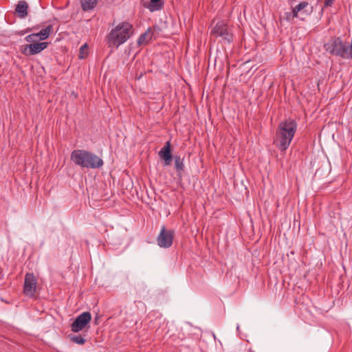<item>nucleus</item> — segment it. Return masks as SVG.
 Returning <instances> with one entry per match:
<instances>
[{"instance_id": "7", "label": "nucleus", "mask_w": 352, "mask_h": 352, "mask_svg": "<svg viewBox=\"0 0 352 352\" xmlns=\"http://www.w3.org/2000/svg\"><path fill=\"white\" fill-rule=\"evenodd\" d=\"M91 315L89 311H85L76 317L71 324V330L77 333L82 330L91 321Z\"/></svg>"}, {"instance_id": "4", "label": "nucleus", "mask_w": 352, "mask_h": 352, "mask_svg": "<svg viewBox=\"0 0 352 352\" xmlns=\"http://www.w3.org/2000/svg\"><path fill=\"white\" fill-rule=\"evenodd\" d=\"M325 46H327L326 50L332 55L340 56L344 59H352V42L347 43L343 41L340 37H336Z\"/></svg>"}, {"instance_id": "6", "label": "nucleus", "mask_w": 352, "mask_h": 352, "mask_svg": "<svg viewBox=\"0 0 352 352\" xmlns=\"http://www.w3.org/2000/svg\"><path fill=\"white\" fill-rule=\"evenodd\" d=\"M175 236L173 230H167L164 226L161 228L160 232L157 237V245L160 248H168L173 245Z\"/></svg>"}, {"instance_id": "5", "label": "nucleus", "mask_w": 352, "mask_h": 352, "mask_svg": "<svg viewBox=\"0 0 352 352\" xmlns=\"http://www.w3.org/2000/svg\"><path fill=\"white\" fill-rule=\"evenodd\" d=\"M210 35L214 38L221 37L222 41L227 43H230L233 40V34L232 28L225 21L212 20L211 23Z\"/></svg>"}, {"instance_id": "13", "label": "nucleus", "mask_w": 352, "mask_h": 352, "mask_svg": "<svg viewBox=\"0 0 352 352\" xmlns=\"http://www.w3.org/2000/svg\"><path fill=\"white\" fill-rule=\"evenodd\" d=\"M98 0H80L81 8L84 12L92 10L97 6Z\"/></svg>"}, {"instance_id": "15", "label": "nucleus", "mask_w": 352, "mask_h": 352, "mask_svg": "<svg viewBox=\"0 0 352 352\" xmlns=\"http://www.w3.org/2000/svg\"><path fill=\"white\" fill-rule=\"evenodd\" d=\"M174 160L177 174L181 177L182 173L184 170V158H182L179 155H175Z\"/></svg>"}, {"instance_id": "19", "label": "nucleus", "mask_w": 352, "mask_h": 352, "mask_svg": "<svg viewBox=\"0 0 352 352\" xmlns=\"http://www.w3.org/2000/svg\"><path fill=\"white\" fill-rule=\"evenodd\" d=\"M36 38H37V34H29L25 37V41L29 43H32V42L35 41Z\"/></svg>"}, {"instance_id": "18", "label": "nucleus", "mask_w": 352, "mask_h": 352, "mask_svg": "<svg viewBox=\"0 0 352 352\" xmlns=\"http://www.w3.org/2000/svg\"><path fill=\"white\" fill-rule=\"evenodd\" d=\"M152 6L155 8V10H159L162 8V0H150Z\"/></svg>"}, {"instance_id": "2", "label": "nucleus", "mask_w": 352, "mask_h": 352, "mask_svg": "<svg viewBox=\"0 0 352 352\" xmlns=\"http://www.w3.org/2000/svg\"><path fill=\"white\" fill-rule=\"evenodd\" d=\"M71 160L82 168H99L104 164L102 158L86 150L77 149L71 153Z\"/></svg>"}, {"instance_id": "17", "label": "nucleus", "mask_w": 352, "mask_h": 352, "mask_svg": "<svg viewBox=\"0 0 352 352\" xmlns=\"http://www.w3.org/2000/svg\"><path fill=\"white\" fill-rule=\"evenodd\" d=\"M69 338L70 340L76 344L82 345L85 343V339L80 335H69Z\"/></svg>"}, {"instance_id": "10", "label": "nucleus", "mask_w": 352, "mask_h": 352, "mask_svg": "<svg viewBox=\"0 0 352 352\" xmlns=\"http://www.w3.org/2000/svg\"><path fill=\"white\" fill-rule=\"evenodd\" d=\"M300 12L305 15H309L313 12V6H310L307 1H302L292 8V13H287V16L289 18L290 15H292V18H297Z\"/></svg>"}, {"instance_id": "8", "label": "nucleus", "mask_w": 352, "mask_h": 352, "mask_svg": "<svg viewBox=\"0 0 352 352\" xmlns=\"http://www.w3.org/2000/svg\"><path fill=\"white\" fill-rule=\"evenodd\" d=\"M37 280L33 273H26L24 279L23 293L28 297H34L36 289Z\"/></svg>"}, {"instance_id": "11", "label": "nucleus", "mask_w": 352, "mask_h": 352, "mask_svg": "<svg viewBox=\"0 0 352 352\" xmlns=\"http://www.w3.org/2000/svg\"><path fill=\"white\" fill-rule=\"evenodd\" d=\"M158 155L160 159L164 161L165 166L170 165L173 156L171 153V144L170 141H167L165 143L164 146L159 151Z\"/></svg>"}, {"instance_id": "14", "label": "nucleus", "mask_w": 352, "mask_h": 352, "mask_svg": "<svg viewBox=\"0 0 352 352\" xmlns=\"http://www.w3.org/2000/svg\"><path fill=\"white\" fill-rule=\"evenodd\" d=\"M153 36V31L151 30V28H148V30L144 33L142 34L139 36V38L138 39V43L140 45L146 44L152 39Z\"/></svg>"}, {"instance_id": "12", "label": "nucleus", "mask_w": 352, "mask_h": 352, "mask_svg": "<svg viewBox=\"0 0 352 352\" xmlns=\"http://www.w3.org/2000/svg\"><path fill=\"white\" fill-rule=\"evenodd\" d=\"M28 3L23 0L18 1L15 8V14L21 19H24L28 15Z\"/></svg>"}, {"instance_id": "20", "label": "nucleus", "mask_w": 352, "mask_h": 352, "mask_svg": "<svg viewBox=\"0 0 352 352\" xmlns=\"http://www.w3.org/2000/svg\"><path fill=\"white\" fill-rule=\"evenodd\" d=\"M335 0H325L324 7H330Z\"/></svg>"}, {"instance_id": "1", "label": "nucleus", "mask_w": 352, "mask_h": 352, "mask_svg": "<svg viewBox=\"0 0 352 352\" xmlns=\"http://www.w3.org/2000/svg\"><path fill=\"white\" fill-rule=\"evenodd\" d=\"M297 126L296 122L292 119L286 120L279 124L274 139V144L279 150L284 151L289 147Z\"/></svg>"}, {"instance_id": "3", "label": "nucleus", "mask_w": 352, "mask_h": 352, "mask_svg": "<svg viewBox=\"0 0 352 352\" xmlns=\"http://www.w3.org/2000/svg\"><path fill=\"white\" fill-rule=\"evenodd\" d=\"M133 34V25L124 21L113 28L107 36L109 47H118L125 43Z\"/></svg>"}, {"instance_id": "21", "label": "nucleus", "mask_w": 352, "mask_h": 352, "mask_svg": "<svg viewBox=\"0 0 352 352\" xmlns=\"http://www.w3.org/2000/svg\"><path fill=\"white\" fill-rule=\"evenodd\" d=\"M99 318V316L98 315L96 316V317L94 318V321H95V324H98V320Z\"/></svg>"}, {"instance_id": "16", "label": "nucleus", "mask_w": 352, "mask_h": 352, "mask_svg": "<svg viewBox=\"0 0 352 352\" xmlns=\"http://www.w3.org/2000/svg\"><path fill=\"white\" fill-rule=\"evenodd\" d=\"M53 32V27L51 25H47L45 28L42 29L39 32L36 33L37 37L41 40H45L48 38L50 34Z\"/></svg>"}, {"instance_id": "22", "label": "nucleus", "mask_w": 352, "mask_h": 352, "mask_svg": "<svg viewBox=\"0 0 352 352\" xmlns=\"http://www.w3.org/2000/svg\"><path fill=\"white\" fill-rule=\"evenodd\" d=\"M87 47V44H85L80 47V54L82 53V51Z\"/></svg>"}, {"instance_id": "9", "label": "nucleus", "mask_w": 352, "mask_h": 352, "mask_svg": "<svg viewBox=\"0 0 352 352\" xmlns=\"http://www.w3.org/2000/svg\"><path fill=\"white\" fill-rule=\"evenodd\" d=\"M47 43H35L21 46L20 52L25 56H32L40 53L47 47Z\"/></svg>"}]
</instances>
